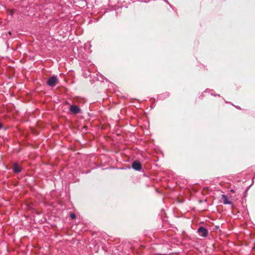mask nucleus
Returning <instances> with one entry per match:
<instances>
[{
  "instance_id": "nucleus-8",
  "label": "nucleus",
  "mask_w": 255,
  "mask_h": 255,
  "mask_svg": "<svg viewBox=\"0 0 255 255\" xmlns=\"http://www.w3.org/2000/svg\"><path fill=\"white\" fill-rule=\"evenodd\" d=\"M2 127V125L0 123V129Z\"/></svg>"
},
{
  "instance_id": "nucleus-5",
  "label": "nucleus",
  "mask_w": 255,
  "mask_h": 255,
  "mask_svg": "<svg viewBox=\"0 0 255 255\" xmlns=\"http://www.w3.org/2000/svg\"><path fill=\"white\" fill-rule=\"evenodd\" d=\"M13 170L14 172L18 173L21 171V168L17 164L15 163L13 166Z\"/></svg>"
},
{
  "instance_id": "nucleus-3",
  "label": "nucleus",
  "mask_w": 255,
  "mask_h": 255,
  "mask_svg": "<svg viewBox=\"0 0 255 255\" xmlns=\"http://www.w3.org/2000/svg\"><path fill=\"white\" fill-rule=\"evenodd\" d=\"M198 232L200 236L202 237H206L207 235V230L203 227L199 228L198 230Z\"/></svg>"
},
{
  "instance_id": "nucleus-2",
  "label": "nucleus",
  "mask_w": 255,
  "mask_h": 255,
  "mask_svg": "<svg viewBox=\"0 0 255 255\" xmlns=\"http://www.w3.org/2000/svg\"><path fill=\"white\" fill-rule=\"evenodd\" d=\"M69 110L70 112L74 114H78L81 112V110L77 106L75 105L71 106Z\"/></svg>"
},
{
  "instance_id": "nucleus-4",
  "label": "nucleus",
  "mask_w": 255,
  "mask_h": 255,
  "mask_svg": "<svg viewBox=\"0 0 255 255\" xmlns=\"http://www.w3.org/2000/svg\"><path fill=\"white\" fill-rule=\"evenodd\" d=\"M132 167L133 169L136 170H140L141 169V164L140 163L135 161L132 163Z\"/></svg>"
},
{
  "instance_id": "nucleus-6",
  "label": "nucleus",
  "mask_w": 255,
  "mask_h": 255,
  "mask_svg": "<svg viewBox=\"0 0 255 255\" xmlns=\"http://www.w3.org/2000/svg\"><path fill=\"white\" fill-rule=\"evenodd\" d=\"M222 198L223 200V203L225 204H231V202L228 200V199L226 195H222Z\"/></svg>"
},
{
  "instance_id": "nucleus-7",
  "label": "nucleus",
  "mask_w": 255,
  "mask_h": 255,
  "mask_svg": "<svg viewBox=\"0 0 255 255\" xmlns=\"http://www.w3.org/2000/svg\"><path fill=\"white\" fill-rule=\"evenodd\" d=\"M70 217L72 219H73L75 218L76 216L74 213H72L70 214Z\"/></svg>"
},
{
  "instance_id": "nucleus-1",
  "label": "nucleus",
  "mask_w": 255,
  "mask_h": 255,
  "mask_svg": "<svg viewBox=\"0 0 255 255\" xmlns=\"http://www.w3.org/2000/svg\"><path fill=\"white\" fill-rule=\"evenodd\" d=\"M57 79L56 77H51L47 82V84L49 86L53 87L56 85L57 83Z\"/></svg>"
}]
</instances>
